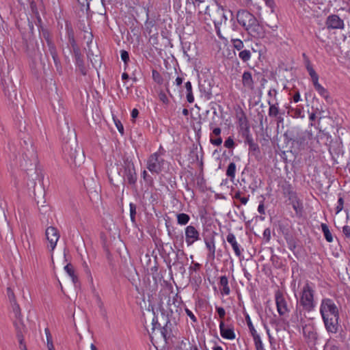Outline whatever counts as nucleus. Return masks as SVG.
I'll use <instances>...</instances> for the list:
<instances>
[{"label": "nucleus", "mask_w": 350, "mask_h": 350, "mask_svg": "<svg viewBox=\"0 0 350 350\" xmlns=\"http://www.w3.org/2000/svg\"><path fill=\"white\" fill-rule=\"evenodd\" d=\"M237 20L247 32L254 38H263L265 30L256 18L246 10H241L237 12Z\"/></svg>", "instance_id": "f257e3e1"}, {"label": "nucleus", "mask_w": 350, "mask_h": 350, "mask_svg": "<svg viewBox=\"0 0 350 350\" xmlns=\"http://www.w3.org/2000/svg\"><path fill=\"white\" fill-rule=\"evenodd\" d=\"M65 158L75 165L80 164L84 158V154L77 142L72 139L67 141L62 147Z\"/></svg>", "instance_id": "f03ea898"}, {"label": "nucleus", "mask_w": 350, "mask_h": 350, "mask_svg": "<svg viewBox=\"0 0 350 350\" xmlns=\"http://www.w3.org/2000/svg\"><path fill=\"white\" fill-rule=\"evenodd\" d=\"M321 111L313 112L310 114L309 119L311 121H314L318 119V129L319 133L317 135V142L320 145H327L328 142V132L327 131V117L322 116Z\"/></svg>", "instance_id": "7ed1b4c3"}, {"label": "nucleus", "mask_w": 350, "mask_h": 350, "mask_svg": "<svg viewBox=\"0 0 350 350\" xmlns=\"http://www.w3.org/2000/svg\"><path fill=\"white\" fill-rule=\"evenodd\" d=\"M121 172H123L122 178L124 181H126L131 185H135L137 176L133 162L129 157L124 159L122 168L118 172L119 175H120Z\"/></svg>", "instance_id": "20e7f679"}, {"label": "nucleus", "mask_w": 350, "mask_h": 350, "mask_svg": "<svg viewBox=\"0 0 350 350\" xmlns=\"http://www.w3.org/2000/svg\"><path fill=\"white\" fill-rule=\"evenodd\" d=\"M299 303L306 311L310 312L314 308V291L308 283L301 290Z\"/></svg>", "instance_id": "39448f33"}, {"label": "nucleus", "mask_w": 350, "mask_h": 350, "mask_svg": "<svg viewBox=\"0 0 350 350\" xmlns=\"http://www.w3.org/2000/svg\"><path fill=\"white\" fill-rule=\"evenodd\" d=\"M165 165V161L159 152L152 154L147 160V169L152 174L161 173Z\"/></svg>", "instance_id": "423d86ee"}, {"label": "nucleus", "mask_w": 350, "mask_h": 350, "mask_svg": "<svg viewBox=\"0 0 350 350\" xmlns=\"http://www.w3.org/2000/svg\"><path fill=\"white\" fill-rule=\"evenodd\" d=\"M21 146L23 148L24 159L26 158L30 160V165H36L38 163V157L32 140L30 138H28V140L24 139Z\"/></svg>", "instance_id": "0eeeda50"}, {"label": "nucleus", "mask_w": 350, "mask_h": 350, "mask_svg": "<svg viewBox=\"0 0 350 350\" xmlns=\"http://www.w3.org/2000/svg\"><path fill=\"white\" fill-rule=\"evenodd\" d=\"M209 16L212 18L216 28L222 23H226L228 20L224 9L219 5H217L215 10Z\"/></svg>", "instance_id": "6e6552de"}, {"label": "nucleus", "mask_w": 350, "mask_h": 350, "mask_svg": "<svg viewBox=\"0 0 350 350\" xmlns=\"http://www.w3.org/2000/svg\"><path fill=\"white\" fill-rule=\"evenodd\" d=\"M329 332L336 333L340 327L338 324V310L334 304H329Z\"/></svg>", "instance_id": "1a4fd4ad"}, {"label": "nucleus", "mask_w": 350, "mask_h": 350, "mask_svg": "<svg viewBox=\"0 0 350 350\" xmlns=\"http://www.w3.org/2000/svg\"><path fill=\"white\" fill-rule=\"evenodd\" d=\"M277 310L280 316H284L289 312L287 302L280 291H278L275 294Z\"/></svg>", "instance_id": "9d476101"}, {"label": "nucleus", "mask_w": 350, "mask_h": 350, "mask_svg": "<svg viewBox=\"0 0 350 350\" xmlns=\"http://www.w3.org/2000/svg\"><path fill=\"white\" fill-rule=\"evenodd\" d=\"M200 239V232L193 226L189 225L185 228V241L188 246Z\"/></svg>", "instance_id": "9b49d317"}, {"label": "nucleus", "mask_w": 350, "mask_h": 350, "mask_svg": "<svg viewBox=\"0 0 350 350\" xmlns=\"http://www.w3.org/2000/svg\"><path fill=\"white\" fill-rule=\"evenodd\" d=\"M46 239L50 243L51 250H53L56 246L57 242L59 239V234L57 229L53 226H49L45 232Z\"/></svg>", "instance_id": "f8f14e48"}, {"label": "nucleus", "mask_w": 350, "mask_h": 350, "mask_svg": "<svg viewBox=\"0 0 350 350\" xmlns=\"http://www.w3.org/2000/svg\"><path fill=\"white\" fill-rule=\"evenodd\" d=\"M220 334L222 338L228 340H234L236 337L233 327H226L223 321L219 323Z\"/></svg>", "instance_id": "ddd939ff"}, {"label": "nucleus", "mask_w": 350, "mask_h": 350, "mask_svg": "<svg viewBox=\"0 0 350 350\" xmlns=\"http://www.w3.org/2000/svg\"><path fill=\"white\" fill-rule=\"evenodd\" d=\"M226 240L228 243L231 245L235 255L240 257L242 254L243 249L241 248L240 245L237 241L234 234L232 232H229L226 237Z\"/></svg>", "instance_id": "4468645a"}, {"label": "nucleus", "mask_w": 350, "mask_h": 350, "mask_svg": "<svg viewBox=\"0 0 350 350\" xmlns=\"http://www.w3.org/2000/svg\"><path fill=\"white\" fill-rule=\"evenodd\" d=\"M289 200L291 202L293 209L296 214L301 215L303 211V205L299 200H298L296 193L293 191L289 192Z\"/></svg>", "instance_id": "2eb2a0df"}, {"label": "nucleus", "mask_w": 350, "mask_h": 350, "mask_svg": "<svg viewBox=\"0 0 350 350\" xmlns=\"http://www.w3.org/2000/svg\"><path fill=\"white\" fill-rule=\"evenodd\" d=\"M303 334L308 340V342H312L315 344L317 340V334L314 328L310 325H306L303 327Z\"/></svg>", "instance_id": "dca6fc26"}, {"label": "nucleus", "mask_w": 350, "mask_h": 350, "mask_svg": "<svg viewBox=\"0 0 350 350\" xmlns=\"http://www.w3.org/2000/svg\"><path fill=\"white\" fill-rule=\"evenodd\" d=\"M18 321H14V325L16 329V337L21 345H23L24 341L23 332L25 331V326L22 322L21 319H17Z\"/></svg>", "instance_id": "f3484780"}, {"label": "nucleus", "mask_w": 350, "mask_h": 350, "mask_svg": "<svg viewBox=\"0 0 350 350\" xmlns=\"http://www.w3.org/2000/svg\"><path fill=\"white\" fill-rule=\"evenodd\" d=\"M242 83L245 88L252 90L254 88V82L252 73L250 71H245L242 75Z\"/></svg>", "instance_id": "a211bd4d"}, {"label": "nucleus", "mask_w": 350, "mask_h": 350, "mask_svg": "<svg viewBox=\"0 0 350 350\" xmlns=\"http://www.w3.org/2000/svg\"><path fill=\"white\" fill-rule=\"evenodd\" d=\"M320 312L322 316V318H323V322L325 324V327L326 329L328 331L329 324H328V314H327V312H328V299H323L322 304L321 306V308H320Z\"/></svg>", "instance_id": "6ab92c4d"}, {"label": "nucleus", "mask_w": 350, "mask_h": 350, "mask_svg": "<svg viewBox=\"0 0 350 350\" xmlns=\"http://www.w3.org/2000/svg\"><path fill=\"white\" fill-rule=\"evenodd\" d=\"M66 33L68 36V42L70 44L72 49H75V47H78V45L75 41V32L74 30L68 23H66Z\"/></svg>", "instance_id": "aec40b11"}, {"label": "nucleus", "mask_w": 350, "mask_h": 350, "mask_svg": "<svg viewBox=\"0 0 350 350\" xmlns=\"http://www.w3.org/2000/svg\"><path fill=\"white\" fill-rule=\"evenodd\" d=\"M344 27L343 21L336 15L329 16V28L342 29Z\"/></svg>", "instance_id": "412c9836"}, {"label": "nucleus", "mask_w": 350, "mask_h": 350, "mask_svg": "<svg viewBox=\"0 0 350 350\" xmlns=\"http://www.w3.org/2000/svg\"><path fill=\"white\" fill-rule=\"evenodd\" d=\"M219 285L222 287L221 293L223 295H228L230 293V286L228 285V280L226 275H222L219 278Z\"/></svg>", "instance_id": "4be33fe9"}, {"label": "nucleus", "mask_w": 350, "mask_h": 350, "mask_svg": "<svg viewBox=\"0 0 350 350\" xmlns=\"http://www.w3.org/2000/svg\"><path fill=\"white\" fill-rule=\"evenodd\" d=\"M41 18L40 16L38 17V30H39V33H40V36L41 38H43L46 41V44L48 43L49 41H52V40L51 39V36H50V33L49 32V31L44 28V27H42L41 25Z\"/></svg>", "instance_id": "5701e85b"}, {"label": "nucleus", "mask_w": 350, "mask_h": 350, "mask_svg": "<svg viewBox=\"0 0 350 350\" xmlns=\"http://www.w3.org/2000/svg\"><path fill=\"white\" fill-rule=\"evenodd\" d=\"M244 121L245 122V128H242V136L244 138L245 144L251 143L254 141L252 134L250 133V127L247 124L246 118L244 117Z\"/></svg>", "instance_id": "b1692460"}, {"label": "nucleus", "mask_w": 350, "mask_h": 350, "mask_svg": "<svg viewBox=\"0 0 350 350\" xmlns=\"http://www.w3.org/2000/svg\"><path fill=\"white\" fill-rule=\"evenodd\" d=\"M303 57H304L305 59V62H306V69L310 75V76L312 78V83L314 81H318L319 80V77H318V75L316 73V72L314 71V70L312 68L310 63V61L308 60V59L307 58L306 55L305 53L303 54Z\"/></svg>", "instance_id": "393cba45"}, {"label": "nucleus", "mask_w": 350, "mask_h": 350, "mask_svg": "<svg viewBox=\"0 0 350 350\" xmlns=\"http://www.w3.org/2000/svg\"><path fill=\"white\" fill-rule=\"evenodd\" d=\"M303 57H304L305 59V62H306V69L310 75V76L312 78V83L314 81H318L319 80V77H318V75L316 73V72L314 71V70L312 68L310 63V61L308 60V59L307 58L306 55L305 53L303 54Z\"/></svg>", "instance_id": "a878e982"}, {"label": "nucleus", "mask_w": 350, "mask_h": 350, "mask_svg": "<svg viewBox=\"0 0 350 350\" xmlns=\"http://www.w3.org/2000/svg\"><path fill=\"white\" fill-rule=\"evenodd\" d=\"M205 244L206 248L208 250V257L211 259L215 258V241L213 238L210 239L209 240H205Z\"/></svg>", "instance_id": "bb28decb"}, {"label": "nucleus", "mask_w": 350, "mask_h": 350, "mask_svg": "<svg viewBox=\"0 0 350 350\" xmlns=\"http://www.w3.org/2000/svg\"><path fill=\"white\" fill-rule=\"evenodd\" d=\"M201 96L204 97L205 100H209L212 97L211 88L210 87L206 88L204 85L200 84L199 85Z\"/></svg>", "instance_id": "cd10ccee"}, {"label": "nucleus", "mask_w": 350, "mask_h": 350, "mask_svg": "<svg viewBox=\"0 0 350 350\" xmlns=\"http://www.w3.org/2000/svg\"><path fill=\"white\" fill-rule=\"evenodd\" d=\"M313 85H314L315 90L321 96L324 97L325 99H327L328 94H327V90L325 89L321 84H319L318 81H314Z\"/></svg>", "instance_id": "c85d7f7f"}, {"label": "nucleus", "mask_w": 350, "mask_h": 350, "mask_svg": "<svg viewBox=\"0 0 350 350\" xmlns=\"http://www.w3.org/2000/svg\"><path fill=\"white\" fill-rule=\"evenodd\" d=\"M185 88L187 90V100L189 103H192L194 101V97L192 92V85L190 81L185 83Z\"/></svg>", "instance_id": "c756f323"}, {"label": "nucleus", "mask_w": 350, "mask_h": 350, "mask_svg": "<svg viewBox=\"0 0 350 350\" xmlns=\"http://www.w3.org/2000/svg\"><path fill=\"white\" fill-rule=\"evenodd\" d=\"M177 223L179 225L183 226L188 224L190 220V217L186 213H178L176 215Z\"/></svg>", "instance_id": "7c9ffc66"}, {"label": "nucleus", "mask_w": 350, "mask_h": 350, "mask_svg": "<svg viewBox=\"0 0 350 350\" xmlns=\"http://www.w3.org/2000/svg\"><path fill=\"white\" fill-rule=\"evenodd\" d=\"M268 105H269V116L270 117H273V118L277 117L280 113L279 108L277 106L278 103L276 105L273 104L269 100Z\"/></svg>", "instance_id": "2f4dec72"}, {"label": "nucleus", "mask_w": 350, "mask_h": 350, "mask_svg": "<svg viewBox=\"0 0 350 350\" xmlns=\"http://www.w3.org/2000/svg\"><path fill=\"white\" fill-rule=\"evenodd\" d=\"M236 165L234 162L229 163L226 170V176L230 177L232 180L235 177Z\"/></svg>", "instance_id": "473e14b6"}, {"label": "nucleus", "mask_w": 350, "mask_h": 350, "mask_svg": "<svg viewBox=\"0 0 350 350\" xmlns=\"http://www.w3.org/2000/svg\"><path fill=\"white\" fill-rule=\"evenodd\" d=\"M75 64H76V66L77 68V70L80 72V73L81 75H83V76L86 75H87V72H88V68L87 67L85 66V64H84V62H83V59H81V60H78L77 62H75Z\"/></svg>", "instance_id": "72a5a7b5"}, {"label": "nucleus", "mask_w": 350, "mask_h": 350, "mask_svg": "<svg viewBox=\"0 0 350 350\" xmlns=\"http://www.w3.org/2000/svg\"><path fill=\"white\" fill-rule=\"evenodd\" d=\"M251 52L250 50L244 49L239 53V57L243 62H247L251 58Z\"/></svg>", "instance_id": "f704fd0d"}, {"label": "nucleus", "mask_w": 350, "mask_h": 350, "mask_svg": "<svg viewBox=\"0 0 350 350\" xmlns=\"http://www.w3.org/2000/svg\"><path fill=\"white\" fill-rule=\"evenodd\" d=\"M168 324H170L168 319H166L165 324L163 326H162L161 324H159V328L161 329V334L165 340L167 337H170V336H168Z\"/></svg>", "instance_id": "c9c22d12"}, {"label": "nucleus", "mask_w": 350, "mask_h": 350, "mask_svg": "<svg viewBox=\"0 0 350 350\" xmlns=\"http://www.w3.org/2000/svg\"><path fill=\"white\" fill-rule=\"evenodd\" d=\"M12 309L13 312L15 314V317L16 319H21V308L19 307V305L17 304L16 301L14 302H11Z\"/></svg>", "instance_id": "e433bc0d"}, {"label": "nucleus", "mask_w": 350, "mask_h": 350, "mask_svg": "<svg viewBox=\"0 0 350 350\" xmlns=\"http://www.w3.org/2000/svg\"><path fill=\"white\" fill-rule=\"evenodd\" d=\"M252 337L254 339L256 350H264L263 344L260 339V335L258 334H256L252 336Z\"/></svg>", "instance_id": "4c0bfd02"}, {"label": "nucleus", "mask_w": 350, "mask_h": 350, "mask_svg": "<svg viewBox=\"0 0 350 350\" xmlns=\"http://www.w3.org/2000/svg\"><path fill=\"white\" fill-rule=\"evenodd\" d=\"M129 208H130V217H131V220L132 221L133 224H136V220H135V215H136V205L132 202H131L129 204Z\"/></svg>", "instance_id": "58836bf2"}, {"label": "nucleus", "mask_w": 350, "mask_h": 350, "mask_svg": "<svg viewBox=\"0 0 350 350\" xmlns=\"http://www.w3.org/2000/svg\"><path fill=\"white\" fill-rule=\"evenodd\" d=\"M152 77L153 80L158 84H162L163 82V79L160 73L156 70H153L152 72Z\"/></svg>", "instance_id": "ea45409f"}, {"label": "nucleus", "mask_w": 350, "mask_h": 350, "mask_svg": "<svg viewBox=\"0 0 350 350\" xmlns=\"http://www.w3.org/2000/svg\"><path fill=\"white\" fill-rule=\"evenodd\" d=\"M231 42L234 48L236 49L237 51L243 50L244 44L243 41L241 40L240 39H232Z\"/></svg>", "instance_id": "a19ab883"}, {"label": "nucleus", "mask_w": 350, "mask_h": 350, "mask_svg": "<svg viewBox=\"0 0 350 350\" xmlns=\"http://www.w3.org/2000/svg\"><path fill=\"white\" fill-rule=\"evenodd\" d=\"M245 319H246L247 325V326L249 327V329H250V332L252 336H254V335L256 334L257 332H256V329H255V328H254V325H253V324L252 323V321H251L249 315L246 316Z\"/></svg>", "instance_id": "79ce46f5"}, {"label": "nucleus", "mask_w": 350, "mask_h": 350, "mask_svg": "<svg viewBox=\"0 0 350 350\" xmlns=\"http://www.w3.org/2000/svg\"><path fill=\"white\" fill-rule=\"evenodd\" d=\"M286 240L289 250L293 251L297 247L295 240L292 237H286Z\"/></svg>", "instance_id": "37998d69"}, {"label": "nucleus", "mask_w": 350, "mask_h": 350, "mask_svg": "<svg viewBox=\"0 0 350 350\" xmlns=\"http://www.w3.org/2000/svg\"><path fill=\"white\" fill-rule=\"evenodd\" d=\"M308 133H301L294 139V142H297V144H299L300 145L304 144L306 142V137Z\"/></svg>", "instance_id": "c03bdc74"}, {"label": "nucleus", "mask_w": 350, "mask_h": 350, "mask_svg": "<svg viewBox=\"0 0 350 350\" xmlns=\"http://www.w3.org/2000/svg\"><path fill=\"white\" fill-rule=\"evenodd\" d=\"M47 46L49 47V52L51 56L57 54L56 46L53 41H49Z\"/></svg>", "instance_id": "a18cd8bd"}, {"label": "nucleus", "mask_w": 350, "mask_h": 350, "mask_svg": "<svg viewBox=\"0 0 350 350\" xmlns=\"http://www.w3.org/2000/svg\"><path fill=\"white\" fill-rule=\"evenodd\" d=\"M72 53L75 57V62L78 60H81L83 59V55L81 53L79 47H75V49H72Z\"/></svg>", "instance_id": "49530a36"}, {"label": "nucleus", "mask_w": 350, "mask_h": 350, "mask_svg": "<svg viewBox=\"0 0 350 350\" xmlns=\"http://www.w3.org/2000/svg\"><path fill=\"white\" fill-rule=\"evenodd\" d=\"M198 10H199V13L200 14H210L209 12H208V5H206V2L204 1V4H200V5H199V7H197Z\"/></svg>", "instance_id": "de8ad7c7"}, {"label": "nucleus", "mask_w": 350, "mask_h": 350, "mask_svg": "<svg viewBox=\"0 0 350 350\" xmlns=\"http://www.w3.org/2000/svg\"><path fill=\"white\" fill-rule=\"evenodd\" d=\"M64 270L69 276H74V274L75 273L74 267L71 263L67 264L64 267Z\"/></svg>", "instance_id": "09e8293b"}, {"label": "nucleus", "mask_w": 350, "mask_h": 350, "mask_svg": "<svg viewBox=\"0 0 350 350\" xmlns=\"http://www.w3.org/2000/svg\"><path fill=\"white\" fill-rule=\"evenodd\" d=\"M235 144L232 137H228L224 142V146L227 148H234Z\"/></svg>", "instance_id": "8fccbe9b"}, {"label": "nucleus", "mask_w": 350, "mask_h": 350, "mask_svg": "<svg viewBox=\"0 0 350 350\" xmlns=\"http://www.w3.org/2000/svg\"><path fill=\"white\" fill-rule=\"evenodd\" d=\"M210 142L211 144L218 146L221 144L222 138L220 136L215 137V138H213V136H211Z\"/></svg>", "instance_id": "3c124183"}, {"label": "nucleus", "mask_w": 350, "mask_h": 350, "mask_svg": "<svg viewBox=\"0 0 350 350\" xmlns=\"http://www.w3.org/2000/svg\"><path fill=\"white\" fill-rule=\"evenodd\" d=\"M159 98L163 104L165 105H167L170 102L166 94L163 91H161L159 93Z\"/></svg>", "instance_id": "603ef678"}, {"label": "nucleus", "mask_w": 350, "mask_h": 350, "mask_svg": "<svg viewBox=\"0 0 350 350\" xmlns=\"http://www.w3.org/2000/svg\"><path fill=\"white\" fill-rule=\"evenodd\" d=\"M7 295H8V299H9L10 303L14 302L16 301L14 293L13 291L12 290V288L10 287L7 288Z\"/></svg>", "instance_id": "864d4df0"}, {"label": "nucleus", "mask_w": 350, "mask_h": 350, "mask_svg": "<svg viewBox=\"0 0 350 350\" xmlns=\"http://www.w3.org/2000/svg\"><path fill=\"white\" fill-rule=\"evenodd\" d=\"M121 53V59L124 62L125 64H127V63L129 62V53L126 51L122 50L120 51Z\"/></svg>", "instance_id": "5fc2aeb1"}, {"label": "nucleus", "mask_w": 350, "mask_h": 350, "mask_svg": "<svg viewBox=\"0 0 350 350\" xmlns=\"http://www.w3.org/2000/svg\"><path fill=\"white\" fill-rule=\"evenodd\" d=\"M51 57L54 61V64H55V66L57 70H61V68H62L61 62H60L59 58L58 57V54H56L55 55H52Z\"/></svg>", "instance_id": "6e6d98bb"}, {"label": "nucleus", "mask_w": 350, "mask_h": 350, "mask_svg": "<svg viewBox=\"0 0 350 350\" xmlns=\"http://www.w3.org/2000/svg\"><path fill=\"white\" fill-rule=\"evenodd\" d=\"M248 146H249V150L250 151H253V152H259L260 150H259V146L258 145V144L255 143L254 141L252 142L251 143H249L247 144Z\"/></svg>", "instance_id": "4d7b16f0"}, {"label": "nucleus", "mask_w": 350, "mask_h": 350, "mask_svg": "<svg viewBox=\"0 0 350 350\" xmlns=\"http://www.w3.org/2000/svg\"><path fill=\"white\" fill-rule=\"evenodd\" d=\"M263 237L265 239L266 243H268L271 239V230L267 228L265 229L263 232Z\"/></svg>", "instance_id": "13d9d810"}, {"label": "nucleus", "mask_w": 350, "mask_h": 350, "mask_svg": "<svg viewBox=\"0 0 350 350\" xmlns=\"http://www.w3.org/2000/svg\"><path fill=\"white\" fill-rule=\"evenodd\" d=\"M215 309H216L217 312L218 313L219 318L221 319H224L226 315V311H225L224 308L222 307L216 306Z\"/></svg>", "instance_id": "bf43d9fd"}, {"label": "nucleus", "mask_w": 350, "mask_h": 350, "mask_svg": "<svg viewBox=\"0 0 350 350\" xmlns=\"http://www.w3.org/2000/svg\"><path fill=\"white\" fill-rule=\"evenodd\" d=\"M267 6H268L271 9V12H274V8H275V3L273 0H263Z\"/></svg>", "instance_id": "052dcab7"}, {"label": "nucleus", "mask_w": 350, "mask_h": 350, "mask_svg": "<svg viewBox=\"0 0 350 350\" xmlns=\"http://www.w3.org/2000/svg\"><path fill=\"white\" fill-rule=\"evenodd\" d=\"M321 227L324 234V237L325 239L328 241V237H329V235H328V226L325 224H321Z\"/></svg>", "instance_id": "680f3d73"}, {"label": "nucleus", "mask_w": 350, "mask_h": 350, "mask_svg": "<svg viewBox=\"0 0 350 350\" xmlns=\"http://www.w3.org/2000/svg\"><path fill=\"white\" fill-rule=\"evenodd\" d=\"M321 227L324 234V237L325 239L328 241V237H329V235H328V226L325 224H321Z\"/></svg>", "instance_id": "e2e57ef3"}, {"label": "nucleus", "mask_w": 350, "mask_h": 350, "mask_svg": "<svg viewBox=\"0 0 350 350\" xmlns=\"http://www.w3.org/2000/svg\"><path fill=\"white\" fill-rule=\"evenodd\" d=\"M185 312L187 314V316L190 317V319L193 323L197 322V318L190 310H189L188 308H185Z\"/></svg>", "instance_id": "0e129e2a"}, {"label": "nucleus", "mask_w": 350, "mask_h": 350, "mask_svg": "<svg viewBox=\"0 0 350 350\" xmlns=\"http://www.w3.org/2000/svg\"><path fill=\"white\" fill-rule=\"evenodd\" d=\"M343 199L340 198L338 200V205L336 206V213H339L343 208Z\"/></svg>", "instance_id": "69168bd1"}, {"label": "nucleus", "mask_w": 350, "mask_h": 350, "mask_svg": "<svg viewBox=\"0 0 350 350\" xmlns=\"http://www.w3.org/2000/svg\"><path fill=\"white\" fill-rule=\"evenodd\" d=\"M84 31L88 33L87 36H84V38L87 40V43L88 44L89 42H92L93 39V35L92 32H89L88 30H84Z\"/></svg>", "instance_id": "338daca9"}, {"label": "nucleus", "mask_w": 350, "mask_h": 350, "mask_svg": "<svg viewBox=\"0 0 350 350\" xmlns=\"http://www.w3.org/2000/svg\"><path fill=\"white\" fill-rule=\"evenodd\" d=\"M221 132V130L220 128H219V127L215 128V129H213L211 136L219 137V136H220Z\"/></svg>", "instance_id": "774afa93"}]
</instances>
